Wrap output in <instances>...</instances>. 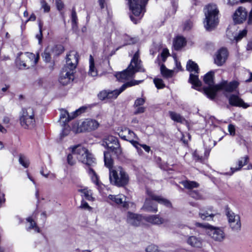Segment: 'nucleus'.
I'll list each match as a JSON object with an SVG mask.
<instances>
[{"label": "nucleus", "instance_id": "b1692460", "mask_svg": "<svg viewBox=\"0 0 252 252\" xmlns=\"http://www.w3.org/2000/svg\"><path fill=\"white\" fill-rule=\"evenodd\" d=\"M82 109L83 108H81L71 115L65 110L62 109L61 110L60 121L65 124L66 122L75 118L78 114H80Z\"/></svg>", "mask_w": 252, "mask_h": 252}, {"label": "nucleus", "instance_id": "a19ab883", "mask_svg": "<svg viewBox=\"0 0 252 252\" xmlns=\"http://www.w3.org/2000/svg\"><path fill=\"white\" fill-rule=\"evenodd\" d=\"M19 161L25 168H27L30 164L29 159L25 156H21L19 158Z\"/></svg>", "mask_w": 252, "mask_h": 252}, {"label": "nucleus", "instance_id": "393cba45", "mask_svg": "<svg viewBox=\"0 0 252 252\" xmlns=\"http://www.w3.org/2000/svg\"><path fill=\"white\" fill-rule=\"evenodd\" d=\"M228 100L229 104L233 106L242 107L244 108L249 106V105L245 103L238 95H230Z\"/></svg>", "mask_w": 252, "mask_h": 252}, {"label": "nucleus", "instance_id": "8fccbe9b", "mask_svg": "<svg viewBox=\"0 0 252 252\" xmlns=\"http://www.w3.org/2000/svg\"><path fill=\"white\" fill-rule=\"evenodd\" d=\"M70 130L69 126L67 125H64V127L63 129L62 133H61V137L63 138L64 136L68 135L70 132Z\"/></svg>", "mask_w": 252, "mask_h": 252}, {"label": "nucleus", "instance_id": "c03bdc74", "mask_svg": "<svg viewBox=\"0 0 252 252\" xmlns=\"http://www.w3.org/2000/svg\"><path fill=\"white\" fill-rule=\"evenodd\" d=\"M128 141H129L130 143L137 149V151L139 154L141 155L142 154V151L141 149H140V144H139L136 141L130 139Z\"/></svg>", "mask_w": 252, "mask_h": 252}, {"label": "nucleus", "instance_id": "09e8293b", "mask_svg": "<svg viewBox=\"0 0 252 252\" xmlns=\"http://www.w3.org/2000/svg\"><path fill=\"white\" fill-rule=\"evenodd\" d=\"M134 114L135 115L143 113L145 111V108L143 106H134Z\"/></svg>", "mask_w": 252, "mask_h": 252}, {"label": "nucleus", "instance_id": "5fc2aeb1", "mask_svg": "<svg viewBox=\"0 0 252 252\" xmlns=\"http://www.w3.org/2000/svg\"><path fill=\"white\" fill-rule=\"evenodd\" d=\"M235 126L232 124H229L228 126V131L229 134L231 136H234L235 135Z\"/></svg>", "mask_w": 252, "mask_h": 252}, {"label": "nucleus", "instance_id": "c756f323", "mask_svg": "<svg viewBox=\"0 0 252 252\" xmlns=\"http://www.w3.org/2000/svg\"><path fill=\"white\" fill-rule=\"evenodd\" d=\"M146 220L154 224H160L164 222V220L158 215H153L146 217Z\"/></svg>", "mask_w": 252, "mask_h": 252}, {"label": "nucleus", "instance_id": "58836bf2", "mask_svg": "<svg viewBox=\"0 0 252 252\" xmlns=\"http://www.w3.org/2000/svg\"><path fill=\"white\" fill-rule=\"evenodd\" d=\"M160 72L163 76L169 77L172 75L173 71L167 69L164 65L160 66Z\"/></svg>", "mask_w": 252, "mask_h": 252}, {"label": "nucleus", "instance_id": "0eeeda50", "mask_svg": "<svg viewBox=\"0 0 252 252\" xmlns=\"http://www.w3.org/2000/svg\"><path fill=\"white\" fill-rule=\"evenodd\" d=\"M195 226L204 228L207 235L215 242H221L225 238V234L223 227H216L208 223L203 224L199 222L195 223Z\"/></svg>", "mask_w": 252, "mask_h": 252}, {"label": "nucleus", "instance_id": "c9c22d12", "mask_svg": "<svg viewBox=\"0 0 252 252\" xmlns=\"http://www.w3.org/2000/svg\"><path fill=\"white\" fill-rule=\"evenodd\" d=\"M27 220L28 223V230L33 229L36 232H39V228L36 226L35 221L32 218H27Z\"/></svg>", "mask_w": 252, "mask_h": 252}, {"label": "nucleus", "instance_id": "6ab92c4d", "mask_svg": "<svg viewBox=\"0 0 252 252\" xmlns=\"http://www.w3.org/2000/svg\"><path fill=\"white\" fill-rule=\"evenodd\" d=\"M21 59L25 62L24 66L31 67L34 66L39 59L38 55H35L32 53H25L21 55Z\"/></svg>", "mask_w": 252, "mask_h": 252}, {"label": "nucleus", "instance_id": "774afa93", "mask_svg": "<svg viewBox=\"0 0 252 252\" xmlns=\"http://www.w3.org/2000/svg\"><path fill=\"white\" fill-rule=\"evenodd\" d=\"M247 50H252V41H249L247 46Z\"/></svg>", "mask_w": 252, "mask_h": 252}, {"label": "nucleus", "instance_id": "423d86ee", "mask_svg": "<svg viewBox=\"0 0 252 252\" xmlns=\"http://www.w3.org/2000/svg\"><path fill=\"white\" fill-rule=\"evenodd\" d=\"M147 197L146 198L143 208L147 211L156 212L158 211L157 207L156 204L153 202V200H155L158 203L163 204L167 207H170L171 203L170 202L162 197L154 194V193L150 190H147Z\"/></svg>", "mask_w": 252, "mask_h": 252}, {"label": "nucleus", "instance_id": "a18cd8bd", "mask_svg": "<svg viewBox=\"0 0 252 252\" xmlns=\"http://www.w3.org/2000/svg\"><path fill=\"white\" fill-rule=\"evenodd\" d=\"M128 141H129L130 143L137 149V151L139 154L141 155L142 154V151L141 149H140V144H139L136 141L130 139Z\"/></svg>", "mask_w": 252, "mask_h": 252}, {"label": "nucleus", "instance_id": "aec40b11", "mask_svg": "<svg viewBox=\"0 0 252 252\" xmlns=\"http://www.w3.org/2000/svg\"><path fill=\"white\" fill-rule=\"evenodd\" d=\"M228 57V52L226 48L219 49L215 54L214 63L218 66H222L226 62Z\"/></svg>", "mask_w": 252, "mask_h": 252}, {"label": "nucleus", "instance_id": "864d4df0", "mask_svg": "<svg viewBox=\"0 0 252 252\" xmlns=\"http://www.w3.org/2000/svg\"><path fill=\"white\" fill-rule=\"evenodd\" d=\"M56 5L58 10L61 11L64 8V3L62 0H56Z\"/></svg>", "mask_w": 252, "mask_h": 252}, {"label": "nucleus", "instance_id": "5701e85b", "mask_svg": "<svg viewBox=\"0 0 252 252\" xmlns=\"http://www.w3.org/2000/svg\"><path fill=\"white\" fill-rule=\"evenodd\" d=\"M186 242L189 245L195 248H201L204 244L202 238L199 236L193 235L189 236Z\"/></svg>", "mask_w": 252, "mask_h": 252}, {"label": "nucleus", "instance_id": "6e6552de", "mask_svg": "<svg viewBox=\"0 0 252 252\" xmlns=\"http://www.w3.org/2000/svg\"><path fill=\"white\" fill-rule=\"evenodd\" d=\"M214 73L210 71L206 73L203 78L204 83L207 85L203 88L204 94L208 98L213 99L216 96L217 90L216 88L217 84H214Z\"/></svg>", "mask_w": 252, "mask_h": 252}, {"label": "nucleus", "instance_id": "f257e3e1", "mask_svg": "<svg viewBox=\"0 0 252 252\" xmlns=\"http://www.w3.org/2000/svg\"><path fill=\"white\" fill-rule=\"evenodd\" d=\"M138 71H144L141 65V62L139 60V52L137 51L134 55L130 64L123 71L116 73L115 77L121 82H125L134 76V74Z\"/></svg>", "mask_w": 252, "mask_h": 252}, {"label": "nucleus", "instance_id": "37998d69", "mask_svg": "<svg viewBox=\"0 0 252 252\" xmlns=\"http://www.w3.org/2000/svg\"><path fill=\"white\" fill-rule=\"evenodd\" d=\"M40 4L44 12L48 13L50 11V6L45 0H41Z\"/></svg>", "mask_w": 252, "mask_h": 252}, {"label": "nucleus", "instance_id": "412c9836", "mask_svg": "<svg viewBox=\"0 0 252 252\" xmlns=\"http://www.w3.org/2000/svg\"><path fill=\"white\" fill-rule=\"evenodd\" d=\"M108 198L113 202L120 206L128 208L129 206V202L127 200L126 197L123 194L119 195H109Z\"/></svg>", "mask_w": 252, "mask_h": 252}, {"label": "nucleus", "instance_id": "4d7b16f0", "mask_svg": "<svg viewBox=\"0 0 252 252\" xmlns=\"http://www.w3.org/2000/svg\"><path fill=\"white\" fill-rule=\"evenodd\" d=\"M192 27V23L190 21H186L184 24V30H189Z\"/></svg>", "mask_w": 252, "mask_h": 252}, {"label": "nucleus", "instance_id": "de8ad7c7", "mask_svg": "<svg viewBox=\"0 0 252 252\" xmlns=\"http://www.w3.org/2000/svg\"><path fill=\"white\" fill-rule=\"evenodd\" d=\"M98 97L100 99L102 100H104L105 99H108V91H102L98 94Z\"/></svg>", "mask_w": 252, "mask_h": 252}, {"label": "nucleus", "instance_id": "338daca9", "mask_svg": "<svg viewBox=\"0 0 252 252\" xmlns=\"http://www.w3.org/2000/svg\"><path fill=\"white\" fill-rule=\"evenodd\" d=\"M36 19V16L34 14H32L31 15L30 18L27 20V22L31 21H34Z\"/></svg>", "mask_w": 252, "mask_h": 252}, {"label": "nucleus", "instance_id": "49530a36", "mask_svg": "<svg viewBox=\"0 0 252 252\" xmlns=\"http://www.w3.org/2000/svg\"><path fill=\"white\" fill-rule=\"evenodd\" d=\"M25 62L23 61V59H21V56L17 59L16 60V65L17 66L21 69L28 68V66H24Z\"/></svg>", "mask_w": 252, "mask_h": 252}, {"label": "nucleus", "instance_id": "dca6fc26", "mask_svg": "<svg viewBox=\"0 0 252 252\" xmlns=\"http://www.w3.org/2000/svg\"><path fill=\"white\" fill-rule=\"evenodd\" d=\"M247 31L244 29L238 33L236 32V27L235 26L229 27L226 31V35L228 38L231 41L235 40L236 42L241 40L247 34Z\"/></svg>", "mask_w": 252, "mask_h": 252}, {"label": "nucleus", "instance_id": "20e7f679", "mask_svg": "<svg viewBox=\"0 0 252 252\" xmlns=\"http://www.w3.org/2000/svg\"><path fill=\"white\" fill-rule=\"evenodd\" d=\"M129 9L132 13L130 18L132 22L136 24L143 17L145 11V7L148 0H126Z\"/></svg>", "mask_w": 252, "mask_h": 252}, {"label": "nucleus", "instance_id": "680f3d73", "mask_svg": "<svg viewBox=\"0 0 252 252\" xmlns=\"http://www.w3.org/2000/svg\"><path fill=\"white\" fill-rule=\"evenodd\" d=\"M190 195L192 197L196 199H199L200 197L199 194L197 192L195 191H191L190 193Z\"/></svg>", "mask_w": 252, "mask_h": 252}, {"label": "nucleus", "instance_id": "bf43d9fd", "mask_svg": "<svg viewBox=\"0 0 252 252\" xmlns=\"http://www.w3.org/2000/svg\"><path fill=\"white\" fill-rule=\"evenodd\" d=\"M72 21L73 23H76L77 19V14L75 11H72L71 14Z\"/></svg>", "mask_w": 252, "mask_h": 252}, {"label": "nucleus", "instance_id": "2f4dec72", "mask_svg": "<svg viewBox=\"0 0 252 252\" xmlns=\"http://www.w3.org/2000/svg\"><path fill=\"white\" fill-rule=\"evenodd\" d=\"M78 191L84 195V197L88 200L94 201V198L93 197L92 191L88 189L87 188L81 189Z\"/></svg>", "mask_w": 252, "mask_h": 252}, {"label": "nucleus", "instance_id": "79ce46f5", "mask_svg": "<svg viewBox=\"0 0 252 252\" xmlns=\"http://www.w3.org/2000/svg\"><path fill=\"white\" fill-rule=\"evenodd\" d=\"M154 84L156 87L158 89H162L165 87V84H164L162 79L159 78H155L154 80Z\"/></svg>", "mask_w": 252, "mask_h": 252}, {"label": "nucleus", "instance_id": "a211bd4d", "mask_svg": "<svg viewBox=\"0 0 252 252\" xmlns=\"http://www.w3.org/2000/svg\"><path fill=\"white\" fill-rule=\"evenodd\" d=\"M73 79V71L63 67L59 79L60 83L63 85H67L70 84Z\"/></svg>", "mask_w": 252, "mask_h": 252}, {"label": "nucleus", "instance_id": "c85d7f7f", "mask_svg": "<svg viewBox=\"0 0 252 252\" xmlns=\"http://www.w3.org/2000/svg\"><path fill=\"white\" fill-rule=\"evenodd\" d=\"M88 74L92 77H95L98 74V71L95 66L94 59L92 55H90L89 57V69L88 70Z\"/></svg>", "mask_w": 252, "mask_h": 252}, {"label": "nucleus", "instance_id": "7c9ffc66", "mask_svg": "<svg viewBox=\"0 0 252 252\" xmlns=\"http://www.w3.org/2000/svg\"><path fill=\"white\" fill-rule=\"evenodd\" d=\"M186 40L182 36H178L177 37L173 43V45L174 47V48L176 50H179L181 48H182L184 46H185L186 44Z\"/></svg>", "mask_w": 252, "mask_h": 252}, {"label": "nucleus", "instance_id": "bb28decb", "mask_svg": "<svg viewBox=\"0 0 252 252\" xmlns=\"http://www.w3.org/2000/svg\"><path fill=\"white\" fill-rule=\"evenodd\" d=\"M249 161V157L247 156H245L244 157L241 158L237 162L236 167H232L230 168L231 171L229 173H227L226 174L229 175H232L234 172L239 171L241 168L245 165H246Z\"/></svg>", "mask_w": 252, "mask_h": 252}, {"label": "nucleus", "instance_id": "39448f33", "mask_svg": "<svg viewBox=\"0 0 252 252\" xmlns=\"http://www.w3.org/2000/svg\"><path fill=\"white\" fill-rule=\"evenodd\" d=\"M70 149L79 161L89 166L95 164V159L86 147L78 145L70 147Z\"/></svg>", "mask_w": 252, "mask_h": 252}, {"label": "nucleus", "instance_id": "69168bd1", "mask_svg": "<svg viewBox=\"0 0 252 252\" xmlns=\"http://www.w3.org/2000/svg\"><path fill=\"white\" fill-rule=\"evenodd\" d=\"M238 2V0H227V3L229 5H234Z\"/></svg>", "mask_w": 252, "mask_h": 252}, {"label": "nucleus", "instance_id": "f3484780", "mask_svg": "<svg viewBox=\"0 0 252 252\" xmlns=\"http://www.w3.org/2000/svg\"><path fill=\"white\" fill-rule=\"evenodd\" d=\"M78 62L77 53L74 51H71L66 56V64L64 67L73 71L77 66Z\"/></svg>", "mask_w": 252, "mask_h": 252}, {"label": "nucleus", "instance_id": "4be33fe9", "mask_svg": "<svg viewBox=\"0 0 252 252\" xmlns=\"http://www.w3.org/2000/svg\"><path fill=\"white\" fill-rule=\"evenodd\" d=\"M142 217L141 215L128 212L126 216V222L129 225L137 226L142 223Z\"/></svg>", "mask_w": 252, "mask_h": 252}, {"label": "nucleus", "instance_id": "0e129e2a", "mask_svg": "<svg viewBox=\"0 0 252 252\" xmlns=\"http://www.w3.org/2000/svg\"><path fill=\"white\" fill-rule=\"evenodd\" d=\"M193 157L196 160H199L202 159V157L200 156L197 151L193 153Z\"/></svg>", "mask_w": 252, "mask_h": 252}, {"label": "nucleus", "instance_id": "9d476101", "mask_svg": "<svg viewBox=\"0 0 252 252\" xmlns=\"http://www.w3.org/2000/svg\"><path fill=\"white\" fill-rule=\"evenodd\" d=\"M99 126V123L94 120L86 119L84 121L75 123L72 126V130L75 132H81L94 130Z\"/></svg>", "mask_w": 252, "mask_h": 252}, {"label": "nucleus", "instance_id": "4468645a", "mask_svg": "<svg viewBox=\"0 0 252 252\" xmlns=\"http://www.w3.org/2000/svg\"><path fill=\"white\" fill-rule=\"evenodd\" d=\"M239 85V82L236 80L230 82H228L225 80H222L220 83L217 84L216 88H217V92L222 90L225 92L231 93L237 92V89Z\"/></svg>", "mask_w": 252, "mask_h": 252}, {"label": "nucleus", "instance_id": "7ed1b4c3", "mask_svg": "<svg viewBox=\"0 0 252 252\" xmlns=\"http://www.w3.org/2000/svg\"><path fill=\"white\" fill-rule=\"evenodd\" d=\"M219 12L218 7L215 4H209L205 7L204 25L206 30L212 31L217 26L219 23Z\"/></svg>", "mask_w": 252, "mask_h": 252}, {"label": "nucleus", "instance_id": "9b49d317", "mask_svg": "<svg viewBox=\"0 0 252 252\" xmlns=\"http://www.w3.org/2000/svg\"><path fill=\"white\" fill-rule=\"evenodd\" d=\"M187 69L190 72L189 81L193 86V87L199 91V88L201 86V82L199 80L198 75V66L194 62L189 60L187 64Z\"/></svg>", "mask_w": 252, "mask_h": 252}, {"label": "nucleus", "instance_id": "052dcab7", "mask_svg": "<svg viewBox=\"0 0 252 252\" xmlns=\"http://www.w3.org/2000/svg\"><path fill=\"white\" fill-rule=\"evenodd\" d=\"M169 54V51L167 49H164L161 53V56L163 59H165Z\"/></svg>", "mask_w": 252, "mask_h": 252}, {"label": "nucleus", "instance_id": "f704fd0d", "mask_svg": "<svg viewBox=\"0 0 252 252\" xmlns=\"http://www.w3.org/2000/svg\"><path fill=\"white\" fill-rule=\"evenodd\" d=\"M125 132L126 133H127V135H123V133H120V136H121L123 139L129 140H130L132 138L134 137L135 136V134L134 133L129 130L128 128H125L124 130L122 131V132Z\"/></svg>", "mask_w": 252, "mask_h": 252}, {"label": "nucleus", "instance_id": "a878e982", "mask_svg": "<svg viewBox=\"0 0 252 252\" xmlns=\"http://www.w3.org/2000/svg\"><path fill=\"white\" fill-rule=\"evenodd\" d=\"M247 16V12L245 8L240 7L235 12L233 16L234 21L236 23H241L245 21Z\"/></svg>", "mask_w": 252, "mask_h": 252}, {"label": "nucleus", "instance_id": "473e14b6", "mask_svg": "<svg viewBox=\"0 0 252 252\" xmlns=\"http://www.w3.org/2000/svg\"><path fill=\"white\" fill-rule=\"evenodd\" d=\"M169 114L170 118L175 122L183 123L185 121V119L179 114L173 111H170Z\"/></svg>", "mask_w": 252, "mask_h": 252}, {"label": "nucleus", "instance_id": "603ef678", "mask_svg": "<svg viewBox=\"0 0 252 252\" xmlns=\"http://www.w3.org/2000/svg\"><path fill=\"white\" fill-rule=\"evenodd\" d=\"M73 155L74 154L72 153L67 156V162L68 164L71 165H74L76 162V160L73 157Z\"/></svg>", "mask_w": 252, "mask_h": 252}, {"label": "nucleus", "instance_id": "1a4fd4ad", "mask_svg": "<svg viewBox=\"0 0 252 252\" xmlns=\"http://www.w3.org/2000/svg\"><path fill=\"white\" fill-rule=\"evenodd\" d=\"M34 114L33 110L31 107L24 108L22 110L20 117V124L25 128L33 127L35 124Z\"/></svg>", "mask_w": 252, "mask_h": 252}, {"label": "nucleus", "instance_id": "72a5a7b5", "mask_svg": "<svg viewBox=\"0 0 252 252\" xmlns=\"http://www.w3.org/2000/svg\"><path fill=\"white\" fill-rule=\"evenodd\" d=\"M199 217L204 220H210L213 219L214 215L208 211L201 210L199 214Z\"/></svg>", "mask_w": 252, "mask_h": 252}, {"label": "nucleus", "instance_id": "ddd939ff", "mask_svg": "<svg viewBox=\"0 0 252 252\" xmlns=\"http://www.w3.org/2000/svg\"><path fill=\"white\" fill-rule=\"evenodd\" d=\"M102 145L117 155L122 153V149L118 142V139L113 136H108L104 139Z\"/></svg>", "mask_w": 252, "mask_h": 252}, {"label": "nucleus", "instance_id": "3c124183", "mask_svg": "<svg viewBox=\"0 0 252 252\" xmlns=\"http://www.w3.org/2000/svg\"><path fill=\"white\" fill-rule=\"evenodd\" d=\"M145 102V99L144 98H138L134 102V106H142Z\"/></svg>", "mask_w": 252, "mask_h": 252}, {"label": "nucleus", "instance_id": "4c0bfd02", "mask_svg": "<svg viewBox=\"0 0 252 252\" xmlns=\"http://www.w3.org/2000/svg\"><path fill=\"white\" fill-rule=\"evenodd\" d=\"M104 158L105 165H106V166L108 167L109 169L110 168H114V167H112L113 160L112 158L110 157L108 153L106 152H104Z\"/></svg>", "mask_w": 252, "mask_h": 252}, {"label": "nucleus", "instance_id": "2eb2a0df", "mask_svg": "<svg viewBox=\"0 0 252 252\" xmlns=\"http://www.w3.org/2000/svg\"><path fill=\"white\" fill-rule=\"evenodd\" d=\"M143 80H133L123 85V86L119 89H117L114 91H108V99H115L118 96L123 92L126 88L130 87L133 86L138 85L142 82Z\"/></svg>", "mask_w": 252, "mask_h": 252}, {"label": "nucleus", "instance_id": "6e6d98bb", "mask_svg": "<svg viewBox=\"0 0 252 252\" xmlns=\"http://www.w3.org/2000/svg\"><path fill=\"white\" fill-rule=\"evenodd\" d=\"M80 208L85 210H88L89 211H91L92 210V207L89 205L88 203L84 200H82L81 202Z\"/></svg>", "mask_w": 252, "mask_h": 252}, {"label": "nucleus", "instance_id": "ea45409f", "mask_svg": "<svg viewBox=\"0 0 252 252\" xmlns=\"http://www.w3.org/2000/svg\"><path fill=\"white\" fill-rule=\"evenodd\" d=\"M51 49L49 47H48L44 51V53L42 54V58L44 61L46 62H49L51 60Z\"/></svg>", "mask_w": 252, "mask_h": 252}, {"label": "nucleus", "instance_id": "f8f14e48", "mask_svg": "<svg viewBox=\"0 0 252 252\" xmlns=\"http://www.w3.org/2000/svg\"><path fill=\"white\" fill-rule=\"evenodd\" d=\"M226 216L229 227L232 231L238 232L241 230V222L239 215L230 210L226 212Z\"/></svg>", "mask_w": 252, "mask_h": 252}, {"label": "nucleus", "instance_id": "f03ea898", "mask_svg": "<svg viewBox=\"0 0 252 252\" xmlns=\"http://www.w3.org/2000/svg\"><path fill=\"white\" fill-rule=\"evenodd\" d=\"M109 179L111 185L118 187H124L128 184L129 177L122 166H117L110 169Z\"/></svg>", "mask_w": 252, "mask_h": 252}, {"label": "nucleus", "instance_id": "e433bc0d", "mask_svg": "<svg viewBox=\"0 0 252 252\" xmlns=\"http://www.w3.org/2000/svg\"><path fill=\"white\" fill-rule=\"evenodd\" d=\"M181 183L185 188L188 189L196 188L199 186V184L194 181H185L182 182Z\"/></svg>", "mask_w": 252, "mask_h": 252}, {"label": "nucleus", "instance_id": "cd10ccee", "mask_svg": "<svg viewBox=\"0 0 252 252\" xmlns=\"http://www.w3.org/2000/svg\"><path fill=\"white\" fill-rule=\"evenodd\" d=\"M88 173L92 182L96 186L98 189L102 188L103 185L100 181L99 177L96 172L91 168H89Z\"/></svg>", "mask_w": 252, "mask_h": 252}, {"label": "nucleus", "instance_id": "13d9d810", "mask_svg": "<svg viewBox=\"0 0 252 252\" xmlns=\"http://www.w3.org/2000/svg\"><path fill=\"white\" fill-rule=\"evenodd\" d=\"M39 33L36 34V37L37 39H38L39 43H40L41 40H42V37L41 25L40 24L39 25Z\"/></svg>", "mask_w": 252, "mask_h": 252}, {"label": "nucleus", "instance_id": "e2e57ef3", "mask_svg": "<svg viewBox=\"0 0 252 252\" xmlns=\"http://www.w3.org/2000/svg\"><path fill=\"white\" fill-rule=\"evenodd\" d=\"M141 147L147 153H149L151 150L150 147L145 144H141L140 148Z\"/></svg>", "mask_w": 252, "mask_h": 252}]
</instances>
